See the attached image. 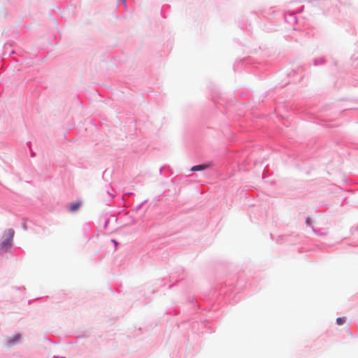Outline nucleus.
Listing matches in <instances>:
<instances>
[{
    "mask_svg": "<svg viewBox=\"0 0 358 358\" xmlns=\"http://www.w3.org/2000/svg\"><path fill=\"white\" fill-rule=\"evenodd\" d=\"M20 338H21V335L17 334L12 337H9L8 342L10 345H14V344L17 343V342H19Z\"/></svg>",
    "mask_w": 358,
    "mask_h": 358,
    "instance_id": "nucleus-1",
    "label": "nucleus"
},
{
    "mask_svg": "<svg viewBox=\"0 0 358 358\" xmlns=\"http://www.w3.org/2000/svg\"><path fill=\"white\" fill-rule=\"evenodd\" d=\"M208 166L206 165H196L192 167L191 171H203L206 169H207Z\"/></svg>",
    "mask_w": 358,
    "mask_h": 358,
    "instance_id": "nucleus-2",
    "label": "nucleus"
},
{
    "mask_svg": "<svg viewBox=\"0 0 358 358\" xmlns=\"http://www.w3.org/2000/svg\"><path fill=\"white\" fill-rule=\"evenodd\" d=\"M81 204L82 203L80 201H78L71 204L70 210L72 212L77 210L80 207Z\"/></svg>",
    "mask_w": 358,
    "mask_h": 358,
    "instance_id": "nucleus-3",
    "label": "nucleus"
},
{
    "mask_svg": "<svg viewBox=\"0 0 358 358\" xmlns=\"http://www.w3.org/2000/svg\"><path fill=\"white\" fill-rule=\"evenodd\" d=\"M345 319L344 317H338L336 320V322L338 325H342L345 323Z\"/></svg>",
    "mask_w": 358,
    "mask_h": 358,
    "instance_id": "nucleus-4",
    "label": "nucleus"
},
{
    "mask_svg": "<svg viewBox=\"0 0 358 358\" xmlns=\"http://www.w3.org/2000/svg\"><path fill=\"white\" fill-rule=\"evenodd\" d=\"M13 236V232L12 231L10 236L12 237Z\"/></svg>",
    "mask_w": 358,
    "mask_h": 358,
    "instance_id": "nucleus-5",
    "label": "nucleus"
}]
</instances>
